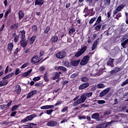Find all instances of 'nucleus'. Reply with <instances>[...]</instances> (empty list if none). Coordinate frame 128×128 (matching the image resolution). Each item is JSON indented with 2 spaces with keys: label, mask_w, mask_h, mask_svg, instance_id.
Segmentation results:
<instances>
[{
  "label": "nucleus",
  "mask_w": 128,
  "mask_h": 128,
  "mask_svg": "<svg viewBox=\"0 0 128 128\" xmlns=\"http://www.w3.org/2000/svg\"><path fill=\"white\" fill-rule=\"evenodd\" d=\"M19 36H20L22 40L26 38V31L24 30H20L19 32Z\"/></svg>",
  "instance_id": "dca6fc26"
},
{
  "label": "nucleus",
  "mask_w": 128,
  "mask_h": 128,
  "mask_svg": "<svg viewBox=\"0 0 128 128\" xmlns=\"http://www.w3.org/2000/svg\"><path fill=\"white\" fill-rule=\"evenodd\" d=\"M98 39H97L94 42V44L92 46V50H96V46H98Z\"/></svg>",
  "instance_id": "b1692460"
},
{
  "label": "nucleus",
  "mask_w": 128,
  "mask_h": 128,
  "mask_svg": "<svg viewBox=\"0 0 128 128\" xmlns=\"http://www.w3.org/2000/svg\"><path fill=\"white\" fill-rule=\"evenodd\" d=\"M44 3V0H35V6H42Z\"/></svg>",
  "instance_id": "a211bd4d"
},
{
  "label": "nucleus",
  "mask_w": 128,
  "mask_h": 128,
  "mask_svg": "<svg viewBox=\"0 0 128 128\" xmlns=\"http://www.w3.org/2000/svg\"><path fill=\"white\" fill-rule=\"evenodd\" d=\"M60 78V74L58 73H56L54 77L52 78V80H56V78Z\"/></svg>",
  "instance_id": "a19ab883"
},
{
  "label": "nucleus",
  "mask_w": 128,
  "mask_h": 128,
  "mask_svg": "<svg viewBox=\"0 0 128 128\" xmlns=\"http://www.w3.org/2000/svg\"><path fill=\"white\" fill-rule=\"evenodd\" d=\"M20 44L22 48H26L28 46V40L26 39H22L20 41Z\"/></svg>",
  "instance_id": "ddd939ff"
},
{
  "label": "nucleus",
  "mask_w": 128,
  "mask_h": 128,
  "mask_svg": "<svg viewBox=\"0 0 128 128\" xmlns=\"http://www.w3.org/2000/svg\"><path fill=\"white\" fill-rule=\"evenodd\" d=\"M18 18L20 20H22V18H24V11L22 10H20L18 12Z\"/></svg>",
  "instance_id": "393cba45"
},
{
  "label": "nucleus",
  "mask_w": 128,
  "mask_h": 128,
  "mask_svg": "<svg viewBox=\"0 0 128 128\" xmlns=\"http://www.w3.org/2000/svg\"><path fill=\"white\" fill-rule=\"evenodd\" d=\"M122 17V14L121 13H119L116 16V18L117 20H118V18H120Z\"/></svg>",
  "instance_id": "603ef678"
},
{
  "label": "nucleus",
  "mask_w": 128,
  "mask_h": 128,
  "mask_svg": "<svg viewBox=\"0 0 128 128\" xmlns=\"http://www.w3.org/2000/svg\"><path fill=\"white\" fill-rule=\"evenodd\" d=\"M36 115L34 114H31L27 117H26L24 119L22 120V122H28L29 120H32L34 118H35Z\"/></svg>",
  "instance_id": "9b49d317"
},
{
  "label": "nucleus",
  "mask_w": 128,
  "mask_h": 128,
  "mask_svg": "<svg viewBox=\"0 0 128 128\" xmlns=\"http://www.w3.org/2000/svg\"><path fill=\"white\" fill-rule=\"evenodd\" d=\"M12 76H14V72H11L10 74L2 78L3 80L0 82V86H6V84H8V81L6 80H7V78H12Z\"/></svg>",
  "instance_id": "f03ea898"
},
{
  "label": "nucleus",
  "mask_w": 128,
  "mask_h": 128,
  "mask_svg": "<svg viewBox=\"0 0 128 128\" xmlns=\"http://www.w3.org/2000/svg\"><path fill=\"white\" fill-rule=\"evenodd\" d=\"M106 102V101H104V100H98L97 101V104H104Z\"/></svg>",
  "instance_id": "58836bf2"
},
{
  "label": "nucleus",
  "mask_w": 128,
  "mask_h": 128,
  "mask_svg": "<svg viewBox=\"0 0 128 128\" xmlns=\"http://www.w3.org/2000/svg\"><path fill=\"white\" fill-rule=\"evenodd\" d=\"M44 80L45 82H48V76H46V74H45L44 76Z\"/></svg>",
  "instance_id": "864d4df0"
},
{
  "label": "nucleus",
  "mask_w": 128,
  "mask_h": 128,
  "mask_svg": "<svg viewBox=\"0 0 128 128\" xmlns=\"http://www.w3.org/2000/svg\"><path fill=\"white\" fill-rule=\"evenodd\" d=\"M8 108V106L6 104H2L0 106V110H7Z\"/></svg>",
  "instance_id": "7c9ffc66"
},
{
  "label": "nucleus",
  "mask_w": 128,
  "mask_h": 128,
  "mask_svg": "<svg viewBox=\"0 0 128 128\" xmlns=\"http://www.w3.org/2000/svg\"><path fill=\"white\" fill-rule=\"evenodd\" d=\"M110 114V110H108L106 112H105V113H104L105 114Z\"/></svg>",
  "instance_id": "774afa93"
},
{
  "label": "nucleus",
  "mask_w": 128,
  "mask_h": 128,
  "mask_svg": "<svg viewBox=\"0 0 128 128\" xmlns=\"http://www.w3.org/2000/svg\"><path fill=\"white\" fill-rule=\"evenodd\" d=\"M14 48V43L12 42H10L8 44V52H12V49Z\"/></svg>",
  "instance_id": "6ab92c4d"
},
{
  "label": "nucleus",
  "mask_w": 128,
  "mask_h": 128,
  "mask_svg": "<svg viewBox=\"0 0 128 128\" xmlns=\"http://www.w3.org/2000/svg\"><path fill=\"white\" fill-rule=\"evenodd\" d=\"M80 60L72 61L70 62V65L72 66H78V64H80Z\"/></svg>",
  "instance_id": "f3484780"
},
{
  "label": "nucleus",
  "mask_w": 128,
  "mask_h": 128,
  "mask_svg": "<svg viewBox=\"0 0 128 128\" xmlns=\"http://www.w3.org/2000/svg\"><path fill=\"white\" fill-rule=\"evenodd\" d=\"M68 111V107H64L62 110V112H66Z\"/></svg>",
  "instance_id": "3c124183"
},
{
  "label": "nucleus",
  "mask_w": 128,
  "mask_h": 128,
  "mask_svg": "<svg viewBox=\"0 0 128 128\" xmlns=\"http://www.w3.org/2000/svg\"><path fill=\"white\" fill-rule=\"evenodd\" d=\"M36 94V90H33L30 92L28 94L26 98H30V97L32 96H34Z\"/></svg>",
  "instance_id": "2eb2a0df"
},
{
  "label": "nucleus",
  "mask_w": 128,
  "mask_h": 128,
  "mask_svg": "<svg viewBox=\"0 0 128 128\" xmlns=\"http://www.w3.org/2000/svg\"><path fill=\"white\" fill-rule=\"evenodd\" d=\"M116 74V71H114V70H112L111 72H110V74Z\"/></svg>",
  "instance_id": "13d9d810"
},
{
  "label": "nucleus",
  "mask_w": 128,
  "mask_h": 128,
  "mask_svg": "<svg viewBox=\"0 0 128 128\" xmlns=\"http://www.w3.org/2000/svg\"><path fill=\"white\" fill-rule=\"evenodd\" d=\"M34 40H36V36H32L30 39V44H33L34 42Z\"/></svg>",
  "instance_id": "2f4dec72"
},
{
  "label": "nucleus",
  "mask_w": 128,
  "mask_h": 128,
  "mask_svg": "<svg viewBox=\"0 0 128 128\" xmlns=\"http://www.w3.org/2000/svg\"><path fill=\"white\" fill-rule=\"evenodd\" d=\"M110 90V88H106L105 90H104L103 91H102V92L100 93V98L104 96H106V94H108V92Z\"/></svg>",
  "instance_id": "1a4fd4ad"
},
{
  "label": "nucleus",
  "mask_w": 128,
  "mask_h": 128,
  "mask_svg": "<svg viewBox=\"0 0 128 128\" xmlns=\"http://www.w3.org/2000/svg\"><path fill=\"white\" fill-rule=\"evenodd\" d=\"M58 36H54L52 38V42H56L58 40Z\"/></svg>",
  "instance_id": "4c0bfd02"
},
{
  "label": "nucleus",
  "mask_w": 128,
  "mask_h": 128,
  "mask_svg": "<svg viewBox=\"0 0 128 128\" xmlns=\"http://www.w3.org/2000/svg\"><path fill=\"white\" fill-rule=\"evenodd\" d=\"M32 30L33 32H36V30H38V27L36 26H32Z\"/></svg>",
  "instance_id": "c03bdc74"
},
{
  "label": "nucleus",
  "mask_w": 128,
  "mask_h": 128,
  "mask_svg": "<svg viewBox=\"0 0 128 128\" xmlns=\"http://www.w3.org/2000/svg\"><path fill=\"white\" fill-rule=\"evenodd\" d=\"M86 48H88V47L86 46H82L79 52L75 54V56L76 58H78L79 56H82V54H84V52L86 50Z\"/></svg>",
  "instance_id": "7ed1b4c3"
},
{
  "label": "nucleus",
  "mask_w": 128,
  "mask_h": 128,
  "mask_svg": "<svg viewBox=\"0 0 128 128\" xmlns=\"http://www.w3.org/2000/svg\"><path fill=\"white\" fill-rule=\"evenodd\" d=\"M114 70L115 71V72H116H116H120V67H116V68H115V69Z\"/></svg>",
  "instance_id": "8fccbe9b"
},
{
  "label": "nucleus",
  "mask_w": 128,
  "mask_h": 128,
  "mask_svg": "<svg viewBox=\"0 0 128 128\" xmlns=\"http://www.w3.org/2000/svg\"><path fill=\"white\" fill-rule=\"evenodd\" d=\"M58 90H54V94H56V96H58Z\"/></svg>",
  "instance_id": "338daca9"
},
{
  "label": "nucleus",
  "mask_w": 128,
  "mask_h": 128,
  "mask_svg": "<svg viewBox=\"0 0 128 128\" xmlns=\"http://www.w3.org/2000/svg\"><path fill=\"white\" fill-rule=\"evenodd\" d=\"M110 4V0H104V4L108 6Z\"/></svg>",
  "instance_id": "72a5a7b5"
},
{
  "label": "nucleus",
  "mask_w": 128,
  "mask_h": 128,
  "mask_svg": "<svg viewBox=\"0 0 128 128\" xmlns=\"http://www.w3.org/2000/svg\"><path fill=\"white\" fill-rule=\"evenodd\" d=\"M54 105H45L42 106L40 108V110H50V108H54Z\"/></svg>",
  "instance_id": "f8f14e48"
},
{
  "label": "nucleus",
  "mask_w": 128,
  "mask_h": 128,
  "mask_svg": "<svg viewBox=\"0 0 128 128\" xmlns=\"http://www.w3.org/2000/svg\"><path fill=\"white\" fill-rule=\"evenodd\" d=\"M15 92L18 94H20V92H22V88H20V85H17L15 88Z\"/></svg>",
  "instance_id": "aec40b11"
},
{
  "label": "nucleus",
  "mask_w": 128,
  "mask_h": 128,
  "mask_svg": "<svg viewBox=\"0 0 128 128\" xmlns=\"http://www.w3.org/2000/svg\"><path fill=\"white\" fill-rule=\"evenodd\" d=\"M101 28H102V25H100V24H97L96 26H95L94 30L96 32H99Z\"/></svg>",
  "instance_id": "a878e982"
},
{
  "label": "nucleus",
  "mask_w": 128,
  "mask_h": 128,
  "mask_svg": "<svg viewBox=\"0 0 128 128\" xmlns=\"http://www.w3.org/2000/svg\"><path fill=\"white\" fill-rule=\"evenodd\" d=\"M96 20V17H94L90 19V20L89 21V24H94V22Z\"/></svg>",
  "instance_id": "e433bc0d"
},
{
  "label": "nucleus",
  "mask_w": 128,
  "mask_h": 128,
  "mask_svg": "<svg viewBox=\"0 0 128 128\" xmlns=\"http://www.w3.org/2000/svg\"><path fill=\"white\" fill-rule=\"evenodd\" d=\"M18 40H20V36L18 35H16L14 38V42H18Z\"/></svg>",
  "instance_id": "ea45409f"
},
{
  "label": "nucleus",
  "mask_w": 128,
  "mask_h": 128,
  "mask_svg": "<svg viewBox=\"0 0 128 128\" xmlns=\"http://www.w3.org/2000/svg\"><path fill=\"white\" fill-rule=\"evenodd\" d=\"M55 70H61L63 72H66V68L62 66H59L55 67Z\"/></svg>",
  "instance_id": "412c9836"
},
{
  "label": "nucleus",
  "mask_w": 128,
  "mask_h": 128,
  "mask_svg": "<svg viewBox=\"0 0 128 128\" xmlns=\"http://www.w3.org/2000/svg\"><path fill=\"white\" fill-rule=\"evenodd\" d=\"M88 86H90V84L84 83L80 85L78 87V88L79 90H84V88H88Z\"/></svg>",
  "instance_id": "4468645a"
},
{
  "label": "nucleus",
  "mask_w": 128,
  "mask_h": 128,
  "mask_svg": "<svg viewBox=\"0 0 128 128\" xmlns=\"http://www.w3.org/2000/svg\"><path fill=\"white\" fill-rule=\"evenodd\" d=\"M36 124H29L28 125L26 126L24 128H33L36 126Z\"/></svg>",
  "instance_id": "cd10ccee"
},
{
  "label": "nucleus",
  "mask_w": 128,
  "mask_h": 128,
  "mask_svg": "<svg viewBox=\"0 0 128 128\" xmlns=\"http://www.w3.org/2000/svg\"><path fill=\"white\" fill-rule=\"evenodd\" d=\"M20 72V68L16 69L15 71V76H18V74Z\"/></svg>",
  "instance_id": "de8ad7c7"
},
{
  "label": "nucleus",
  "mask_w": 128,
  "mask_h": 128,
  "mask_svg": "<svg viewBox=\"0 0 128 128\" xmlns=\"http://www.w3.org/2000/svg\"><path fill=\"white\" fill-rule=\"evenodd\" d=\"M40 80V76L34 77L33 78V80L34 82H38V80Z\"/></svg>",
  "instance_id": "09e8293b"
},
{
  "label": "nucleus",
  "mask_w": 128,
  "mask_h": 128,
  "mask_svg": "<svg viewBox=\"0 0 128 128\" xmlns=\"http://www.w3.org/2000/svg\"><path fill=\"white\" fill-rule=\"evenodd\" d=\"M46 124L48 126L54 127L58 126V122H56V121L54 120L49 121L47 122Z\"/></svg>",
  "instance_id": "9d476101"
},
{
  "label": "nucleus",
  "mask_w": 128,
  "mask_h": 128,
  "mask_svg": "<svg viewBox=\"0 0 128 128\" xmlns=\"http://www.w3.org/2000/svg\"><path fill=\"white\" fill-rule=\"evenodd\" d=\"M16 114V112H14L10 114L11 116H14Z\"/></svg>",
  "instance_id": "6e6d98bb"
},
{
  "label": "nucleus",
  "mask_w": 128,
  "mask_h": 128,
  "mask_svg": "<svg viewBox=\"0 0 128 128\" xmlns=\"http://www.w3.org/2000/svg\"><path fill=\"white\" fill-rule=\"evenodd\" d=\"M52 112H54V110H46V114H49V116H50Z\"/></svg>",
  "instance_id": "79ce46f5"
},
{
  "label": "nucleus",
  "mask_w": 128,
  "mask_h": 128,
  "mask_svg": "<svg viewBox=\"0 0 128 128\" xmlns=\"http://www.w3.org/2000/svg\"><path fill=\"white\" fill-rule=\"evenodd\" d=\"M8 66H7L6 70H5V74H8Z\"/></svg>",
  "instance_id": "69168bd1"
},
{
  "label": "nucleus",
  "mask_w": 128,
  "mask_h": 128,
  "mask_svg": "<svg viewBox=\"0 0 128 128\" xmlns=\"http://www.w3.org/2000/svg\"><path fill=\"white\" fill-rule=\"evenodd\" d=\"M76 32V29H74V28H72L69 30L70 35L74 36V32Z\"/></svg>",
  "instance_id": "bb28decb"
},
{
  "label": "nucleus",
  "mask_w": 128,
  "mask_h": 128,
  "mask_svg": "<svg viewBox=\"0 0 128 128\" xmlns=\"http://www.w3.org/2000/svg\"><path fill=\"white\" fill-rule=\"evenodd\" d=\"M106 28H108V26L107 25H103L102 28V30H106Z\"/></svg>",
  "instance_id": "4d7b16f0"
},
{
  "label": "nucleus",
  "mask_w": 128,
  "mask_h": 128,
  "mask_svg": "<svg viewBox=\"0 0 128 128\" xmlns=\"http://www.w3.org/2000/svg\"><path fill=\"white\" fill-rule=\"evenodd\" d=\"M88 60H90V56H86L82 60L81 62H80V64L81 66H84L85 64H86L88 62Z\"/></svg>",
  "instance_id": "39448f33"
},
{
  "label": "nucleus",
  "mask_w": 128,
  "mask_h": 128,
  "mask_svg": "<svg viewBox=\"0 0 128 128\" xmlns=\"http://www.w3.org/2000/svg\"><path fill=\"white\" fill-rule=\"evenodd\" d=\"M18 106H20V105H15V106H14L12 108L11 110H12V112H14V110H18Z\"/></svg>",
  "instance_id": "473e14b6"
},
{
  "label": "nucleus",
  "mask_w": 128,
  "mask_h": 128,
  "mask_svg": "<svg viewBox=\"0 0 128 128\" xmlns=\"http://www.w3.org/2000/svg\"><path fill=\"white\" fill-rule=\"evenodd\" d=\"M79 118H80V120H82V118L86 119V116H79Z\"/></svg>",
  "instance_id": "bf43d9fd"
},
{
  "label": "nucleus",
  "mask_w": 128,
  "mask_h": 128,
  "mask_svg": "<svg viewBox=\"0 0 128 128\" xmlns=\"http://www.w3.org/2000/svg\"><path fill=\"white\" fill-rule=\"evenodd\" d=\"M12 101H10L8 102V104L6 105L8 108V107L10 106V104H12Z\"/></svg>",
  "instance_id": "0e129e2a"
},
{
  "label": "nucleus",
  "mask_w": 128,
  "mask_h": 128,
  "mask_svg": "<svg viewBox=\"0 0 128 128\" xmlns=\"http://www.w3.org/2000/svg\"><path fill=\"white\" fill-rule=\"evenodd\" d=\"M112 62H114V59H110L109 61L108 62V66H110L112 68L114 66V64H112Z\"/></svg>",
  "instance_id": "c756f323"
},
{
  "label": "nucleus",
  "mask_w": 128,
  "mask_h": 128,
  "mask_svg": "<svg viewBox=\"0 0 128 128\" xmlns=\"http://www.w3.org/2000/svg\"><path fill=\"white\" fill-rule=\"evenodd\" d=\"M106 86L104 84H100L97 85L98 88H104Z\"/></svg>",
  "instance_id": "f704fd0d"
},
{
  "label": "nucleus",
  "mask_w": 128,
  "mask_h": 128,
  "mask_svg": "<svg viewBox=\"0 0 128 128\" xmlns=\"http://www.w3.org/2000/svg\"><path fill=\"white\" fill-rule=\"evenodd\" d=\"M66 56V54L64 50L60 51L56 54V56L57 58H60V60L62 58H64Z\"/></svg>",
  "instance_id": "20e7f679"
},
{
  "label": "nucleus",
  "mask_w": 128,
  "mask_h": 128,
  "mask_svg": "<svg viewBox=\"0 0 128 128\" xmlns=\"http://www.w3.org/2000/svg\"><path fill=\"white\" fill-rule=\"evenodd\" d=\"M124 4H122L118 6L113 12L114 16H116L118 12H122V10H124Z\"/></svg>",
  "instance_id": "423d86ee"
},
{
  "label": "nucleus",
  "mask_w": 128,
  "mask_h": 128,
  "mask_svg": "<svg viewBox=\"0 0 128 128\" xmlns=\"http://www.w3.org/2000/svg\"><path fill=\"white\" fill-rule=\"evenodd\" d=\"M92 96V92L83 94L80 96V98L73 104L74 106H78V104H84V102L86 100V98H90Z\"/></svg>",
  "instance_id": "f257e3e1"
},
{
  "label": "nucleus",
  "mask_w": 128,
  "mask_h": 128,
  "mask_svg": "<svg viewBox=\"0 0 128 128\" xmlns=\"http://www.w3.org/2000/svg\"><path fill=\"white\" fill-rule=\"evenodd\" d=\"M32 69L29 70L27 72L22 74V76H30V74L32 73Z\"/></svg>",
  "instance_id": "5701e85b"
},
{
  "label": "nucleus",
  "mask_w": 128,
  "mask_h": 128,
  "mask_svg": "<svg viewBox=\"0 0 128 128\" xmlns=\"http://www.w3.org/2000/svg\"><path fill=\"white\" fill-rule=\"evenodd\" d=\"M10 12V10H8L5 14H4V18H6L8 16V14Z\"/></svg>",
  "instance_id": "49530a36"
},
{
  "label": "nucleus",
  "mask_w": 128,
  "mask_h": 128,
  "mask_svg": "<svg viewBox=\"0 0 128 128\" xmlns=\"http://www.w3.org/2000/svg\"><path fill=\"white\" fill-rule=\"evenodd\" d=\"M28 62H26L25 64H24L20 68H26L27 66H28Z\"/></svg>",
  "instance_id": "a18cd8bd"
},
{
  "label": "nucleus",
  "mask_w": 128,
  "mask_h": 128,
  "mask_svg": "<svg viewBox=\"0 0 128 128\" xmlns=\"http://www.w3.org/2000/svg\"><path fill=\"white\" fill-rule=\"evenodd\" d=\"M76 76H78V74H74L71 75V78H74Z\"/></svg>",
  "instance_id": "052dcab7"
},
{
  "label": "nucleus",
  "mask_w": 128,
  "mask_h": 128,
  "mask_svg": "<svg viewBox=\"0 0 128 128\" xmlns=\"http://www.w3.org/2000/svg\"><path fill=\"white\" fill-rule=\"evenodd\" d=\"M88 81V78L86 77H83L81 78V82H86Z\"/></svg>",
  "instance_id": "c9c22d12"
},
{
  "label": "nucleus",
  "mask_w": 128,
  "mask_h": 128,
  "mask_svg": "<svg viewBox=\"0 0 128 128\" xmlns=\"http://www.w3.org/2000/svg\"><path fill=\"white\" fill-rule=\"evenodd\" d=\"M100 116V114L98 112L94 113L92 115V118H98Z\"/></svg>",
  "instance_id": "c85d7f7f"
},
{
  "label": "nucleus",
  "mask_w": 128,
  "mask_h": 128,
  "mask_svg": "<svg viewBox=\"0 0 128 128\" xmlns=\"http://www.w3.org/2000/svg\"><path fill=\"white\" fill-rule=\"evenodd\" d=\"M50 26H47L44 30V34H48V32H50Z\"/></svg>",
  "instance_id": "37998d69"
},
{
  "label": "nucleus",
  "mask_w": 128,
  "mask_h": 128,
  "mask_svg": "<svg viewBox=\"0 0 128 128\" xmlns=\"http://www.w3.org/2000/svg\"><path fill=\"white\" fill-rule=\"evenodd\" d=\"M42 60V58H40V56H33L31 59V62L32 64H38V62H40Z\"/></svg>",
  "instance_id": "0eeeda50"
},
{
  "label": "nucleus",
  "mask_w": 128,
  "mask_h": 128,
  "mask_svg": "<svg viewBox=\"0 0 128 128\" xmlns=\"http://www.w3.org/2000/svg\"><path fill=\"white\" fill-rule=\"evenodd\" d=\"M62 104V102H58L54 104V106H60V104Z\"/></svg>",
  "instance_id": "5fc2aeb1"
},
{
  "label": "nucleus",
  "mask_w": 128,
  "mask_h": 128,
  "mask_svg": "<svg viewBox=\"0 0 128 128\" xmlns=\"http://www.w3.org/2000/svg\"><path fill=\"white\" fill-rule=\"evenodd\" d=\"M112 122H114V121L104 123L103 124L97 126L96 128H108V126H110V124H112Z\"/></svg>",
  "instance_id": "6e6552de"
},
{
  "label": "nucleus",
  "mask_w": 128,
  "mask_h": 128,
  "mask_svg": "<svg viewBox=\"0 0 128 128\" xmlns=\"http://www.w3.org/2000/svg\"><path fill=\"white\" fill-rule=\"evenodd\" d=\"M66 122V118H64L60 122V124H64Z\"/></svg>",
  "instance_id": "680f3d73"
},
{
  "label": "nucleus",
  "mask_w": 128,
  "mask_h": 128,
  "mask_svg": "<svg viewBox=\"0 0 128 128\" xmlns=\"http://www.w3.org/2000/svg\"><path fill=\"white\" fill-rule=\"evenodd\" d=\"M102 22V16H99L96 22L94 23V26H96V24H100V22Z\"/></svg>",
  "instance_id": "4be33fe9"
},
{
  "label": "nucleus",
  "mask_w": 128,
  "mask_h": 128,
  "mask_svg": "<svg viewBox=\"0 0 128 128\" xmlns=\"http://www.w3.org/2000/svg\"><path fill=\"white\" fill-rule=\"evenodd\" d=\"M44 50H42L40 51V56H44Z\"/></svg>",
  "instance_id": "e2e57ef3"
}]
</instances>
